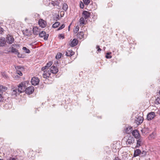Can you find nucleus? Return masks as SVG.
Here are the masks:
<instances>
[{"mask_svg":"<svg viewBox=\"0 0 160 160\" xmlns=\"http://www.w3.org/2000/svg\"><path fill=\"white\" fill-rule=\"evenodd\" d=\"M143 120V117L137 115L136 117V118L135 120V123L137 125H139L142 122Z\"/></svg>","mask_w":160,"mask_h":160,"instance_id":"obj_1","label":"nucleus"},{"mask_svg":"<svg viewBox=\"0 0 160 160\" xmlns=\"http://www.w3.org/2000/svg\"><path fill=\"white\" fill-rule=\"evenodd\" d=\"M6 39L7 42L9 44H12L14 41V39L13 36L9 34L7 36Z\"/></svg>","mask_w":160,"mask_h":160,"instance_id":"obj_2","label":"nucleus"},{"mask_svg":"<svg viewBox=\"0 0 160 160\" xmlns=\"http://www.w3.org/2000/svg\"><path fill=\"white\" fill-rule=\"evenodd\" d=\"M134 138L132 136H130L128 137L126 141V144L127 145H131L134 142Z\"/></svg>","mask_w":160,"mask_h":160,"instance_id":"obj_3","label":"nucleus"},{"mask_svg":"<svg viewBox=\"0 0 160 160\" xmlns=\"http://www.w3.org/2000/svg\"><path fill=\"white\" fill-rule=\"evenodd\" d=\"M137 145L135 147L136 148H139L140 146H141L143 143V140L142 137L137 138Z\"/></svg>","mask_w":160,"mask_h":160,"instance_id":"obj_4","label":"nucleus"},{"mask_svg":"<svg viewBox=\"0 0 160 160\" xmlns=\"http://www.w3.org/2000/svg\"><path fill=\"white\" fill-rule=\"evenodd\" d=\"M34 90V88L33 86H31L27 88L25 90V91L26 93L30 94L33 92Z\"/></svg>","mask_w":160,"mask_h":160,"instance_id":"obj_5","label":"nucleus"},{"mask_svg":"<svg viewBox=\"0 0 160 160\" xmlns=\"http://www.w3.org/2000/svg\"><path fill=\"white\" fill-rule=\"evenodd\" d=\"M11 90V95L13 97H16L18 95H19L20 94L18 91V89L16 88H12V89Z\"/></svg>","mask_w":160,"mask_h":160,"instance_id":"obj_6","label":"nucleus"},{"mask_svg":"<svg viewBox=\"0 0 160 160\" xmlns=\"http://www.w3.org/2000/svg\"><path fill=\"white\" fill-rule=\"evenodd\" d=\"M39 36L41 38H44V39L47 40L48 37V34H46L45 31H42L39 33Z\"/></svg>","mask_w":160,"mask_h":160,"instance_id":"obj_7","label":"nucleus"},{"mask_svg":"<svg viewBox=\"0 0 160 160\" xmlns=\"http://www.w3.org/2000/svg\"><path fill=\"white\" fill-rule=\"evenodd\" d=\"M39 82V80L37 77H33L31 80V82L32 85L35 86L38 85Z\"/></svg>","mask_w":160,"mask_h":160,"instance_id":"obj_8","label":"nucleus"},{"mask_svg":"<svg viewBox=\"0 0 160 160\" xmlns=\"http://www.w3.org/2000/svg\"><path fill=\"white\" fill-rule=\"evenodd\" d=\"M17 89L18 91L19 92V93L23 92L25 90V87L24 86L23 84L22 83L19 84L18 86V88Z\"/></svg>","mask_w":160,"mask_h":160,"instance_id":"obj_9","label":"nucleus"},{"mask_svg":"<svg viewBox=\"0 0 160 160\" xmlns=\"http://www.w3.org/2000/svg\"><path fill=\"white\" fill-rule=\"evenodd\" d=\"M58 71L57 68L53 65L49 69V71L51 73L53 74H56L58 72Z\"/></svg>","mask_w":160,"mask_h":160,"instance_id":"obj_10","label":"nucleus"},{"mask_svg":"<svg viewBox=\"0 0 160 160\" xmlns=\"http://www.w3.org/2000/svg\"><path fill=\"white\" fill-rule=\"evenodd\" d=\"M132 133L133 136H134L136 139L138 138L141 137L139 132V131L137 130H135L133 131Z\"/></svg>","mask_w":160,"mask_h":160,"instance_id":"obj_11","label":"nucleus"},{"mask_svg":"<svg viewBox=\"0 0 160 160\" xmlns=\"http://www.w3.org/2000/svg\"><path fill=\"white\" fill-rule=\"evenodd\" d=\"M155 116V113L152 112L149 113L147 116V119L148 120H151L153 119Z\"/></svg>","mask_w":160,"mask_h":160,"instance_id":"obj_12","label":"nucleus"},{"mask_svg":"<svg viewBox=\"0 0 160 160\" xmlns=\"http://www.w3.org/2000/svg\"><path fill=\"white\" fill-rule=\"evenodd\" d=\"M7 89V87L0 84V102L2 100V93L3 91H5Z\"/></svg>","mask_w":160,"mask_h":160,"instance_id":"obj_13","label":"nucleus"},{"mask_svg":"<svg viewBox=\"0 0 160 160\" xmlns=\"http://www.w3.org/2000/svg\"><path fill=\"white\" fill-rule=\"evenodd\" d=\"M82 15L83 17L85 19H88L90 17L91 13L89 12L88 11H83Z\"/></svg>","mask_w":160,"mask_h":160,"instance_id":"obj_14","label":"nucleus"},{"mask_svg":"<svg viewBox=\"0 0 160 160\" xmlns=\"http://www.w3.org/2000/svg\"><path fill=\"white\" fill-rule=\"evenodd\" d=\"M38 24L42 28H44L46 26V22L45 21L42 19H40L38 21Z\"/></svg>","mask_w":160,"mask_h":160,"instance_id":"obj_15","label":"nucleus"},{"mask_svg":"<svg viewBox=\"0 0 160 160\" xmlns=\"http://www.w3.org/2000/svg\"><path fill=\"white\" fill-rule=\"evenodd\" d=\"M33 32L35 35H38L40 31V29L37 27H34L32 29Z\"/></svg>","mask_w":160,"mask_h":160,"instance_id":"obj_16","label":"nucleus"},{"mask_svg":"<svg viewBox=\"0 0 160 160\" xmlns=\"http://www.w3.org/2000/svg\"><path fill=\"white\" fill-rule=\"evenodd\" d=\"M43 71L44 72L43 73V76L44 78H47L50 76L51 74V72L49 71H47V70H44Z\"/></svg>","mask_w":160,"mask_h":160,"instance_id":"obj_17","label":"nucleus"},{"mask_svg":"<svg viewBox=\"0 0 160 160\" xmlns=\"http://www.w3.org/2000/svg\"><path fill=\"white\" fill-rule=\"evenodd\" d=\"M52 64V62H49L46 65L42 68V70L44 71L45 70L48 69L51 66V65Z\"/></svg>","mask_w":160,"mask_h":160,"instance_id":"obj_18","label":"nucleus"},{"mask_svg":"<svg viewBox=\"0 0 160 160\" xmlns=\"http://www.w3.org/2000/svg\"><path fill=\"white\" fill-rule=\"evenodd\" d=\"M6 43V41L4 38H0V47H4Z\"/></svg>","mask_w":160,"mask_h":160,"instance_id":"obj_19","label":"nucleus"},{"mask_svg":"<svg viewBox=\"0 0 160 160\" xmlns=\"http://www.w3.org/2000/svg\"><path fill=\"white\" fill-rule=\"evenodd\" d=\"M132 131V128L131 127H127L124 130V132L127 134H130Z\"/></svg>","mask_w":160,"mask_h":160,"instance_id":"obj_20","label":"nucleus"},{"mask_svg":"<svg viewBox=\"0 0 160 160\" xmlns=\"http://www.w3.org/2000/svg\"><path fill=\"white\" fill-rule=\"evenodd\" d=\"M78 41L77 39H74L71 42V43H70V45L71 46L73 47L76 46L78 44Z\"/></svg>","mask_w":160,"mask_h":160,"instance_id":"obj_21","label":"nucleus"},{"mask_svg":"<svg viewBox=\"0 0 160 160\" xmlns=\"http://www.w3.org/2000/svg\"><path fill=\"white\" fill-rule=\"evenodd\" d=\"M74 52L72 50H68L66 52V55L67 56L71 57L74 54Z\"/></svg>","mask_w":160,"mask_h":160,"instance_id":"obj_22","label":"nucleus"},{"mask_svg":"<svg viewBox=\"0 0 160 160\" xmlns=\"http://www.w3.org/2000/svg\"><path fill=\"white\" fill-rule=\"evenodd\" d=\"M141 150L139 149H137L134 152V156L135 157L138 156L141 154Z\"/></svg>","mask_w":160,"mask_h":160,"instance_id":"obj_23","label":"nucleus"},{"mask_svg":"<svg viewBox=\"0 0 160 160\" xmlns=\"http://www.w3.org/2000/svg\"><path fill=\"white\" fill-rule=\"evenodd\" d=\"M11 52L15 53V54H19V52L18 50L14 48L13 47H12L11 48Z\"/></svg>","mask_w":160,"mask_h":160,"instance_id":"obj_24","label":"nucleus"},{"mask_svg":"<svg viewBox=\"0 0 160 160\" xmlns=\"http://www.w3.org/2000/svg\"><path fill=\"white\" fill-rule=\"evenodd\" d=\"M84 34L82 32H80L79 33L77 34V37L80 39H82L83 38Z\"/></svg>","mask_w":160,"mask_h":160,"instance_id":"obj_25","label":"nucleus"},{"mask_svg":"<svg viewBox=\"0 0 160 160\" xmlns=\"http://www.w3.org/2000/svg\"><path fill=\"white\" fill-rule=\"evenodd\" d=\"M51 1L50 0H44L43 3L46 6H48L50 5L51 3Z\"/></svg>","mask_w":160,"mask_h":160,"instance_id":"obj_26","label":"nucleus"},{"mask_svg":"<svg viewBox=\"0 0 160 160\" xmlns=\"http://www.w3.org/2000/svg\"><path fill=\"white\" fill-rule=\"evenodd\" d=\"M60 24V22H57L54 23L53 24L52 27L53 28H57Z\"/></svg>","mask_w":160,"mask_h":160,"instance_id":"obj_27","label":"nucleus"},{"mask_svg":"<svg viewBox=\"0 0 160 160\" xmlns=\"http://www.w3.org/2000/svg\"><path fill=\"white\" fill-rule=\"evenodd\" d=\"M68 8V6L67 4L65 3L63 4L62 7V9L65 11L67 10Z\"/></svg>","mask_w":160,"mask_h":160,"instance_id":"obj_28","label":"nucleus"},{"mask_svg":"<svg viewBox=\"0 0 160 160\" xmlns=\"http://www.w3.org/2000/svg\"><path fill=\"white\" fill-rule=\"evenodd\" d=\"M111 54V52H108L107 53L106 55V58H107L110 59L112 58V56L110 55Z\"/></svg>","mask_w":160,"mask_h":160,"instance_id":"obj_29","label":"nucleus"},{"mask_svg":"<svg viewBox=\"0 0 160 160\" xmlns=\"http://www.w3.org/2000/svg\"><path fill=\"white\" fill-rule=\"evenodd\" d=\"M79 22H80V25H82L84 24V18L83 17L80 18L79 20Z\"/></svg>","mask_w":160,"mask_h":160,"instance_id":"obj_30","label":"nucleus"},{"mask_svg":"<svg viewBox=\"0 0 160 160\" xmlns=\"http://www.w3.org/2000/svg\"><path fill=\"white\" fill-rule=\"evenodd\" d=\"M22 49H23V50L24 51H25V52L26 53H29L30 52V51L29 50V49L25 47H23L22 48Z\"/></svg>","mask_w":160,"mask_h":160,"instance_id":"obj_31","label":"nucleus"},{"mask_svg":"<svg viewBox=\"0 0 160 160\" xmlns=\"http://www.w3.org/2000/svg\"><path fill=\"white\" fill-rule=\"evenodd\" d=\"M155 102L157 104H160V97H158L156 99Z\"/></svg>","mask_w":160,"mask_h":160,"instance_id":"obj_32","label":"nucleus"},{"mask_svg":"<svg viewBox=\"0 0 160 160\" xmlns=\"http://www.w3.org/2000/svg\"><path fill=\"white\" fill-rule=\"evenodd\" d=\"M155 133L154 132H152L151 134H150L149 136V138L150 139H153L155 137Z\"/></svg>","mask_w":160,"mask_h":160,"instance_id":"obj_33","label":"nucleus"},{"mask_svg":"<svg viewBox=\"0 0 160 160\" xmlns=\"http://www.w3.org/2000/svg\"><path fill=\"white\" fill-rule=\"evenodd\" d=\"M83 2H84V4L86 5H88L90 2V0H83Z\"/></svg>","mask_w":160,"mask_h":160,"instance_id":"obj_34","label":"nucleus"},{"mask_svg":"<svg viewBox=\"0 0 160 160\" xmlns=\"http://www.w3.org/2000/svg\"><path fill=\"white\" fill-rule=\"evenodd\" d=\"M61 57V53L60 52L58 53L56 56V58L57 59L60 58Z\"/></svg>","mask_w":160,"mask_h":160,"instance_id":"obj_35","label":"nucleus"},{"mask_svg":"<svg viewBox=\"0 0 160 160\" xmlns=\"http://www.w3.org/2000/svg\"><path fill=\"white\" fill-rule=\"evenodd\" d=\"M141 153V154L142 157H144L146 155L147 152L145 151H143Z\"/></svg>","mask_w":160,"mask_h":160,"instance_id":"obj_36","label":"nucleus"},{"mask_svg":"<svg viewBox=\"0 0 160 160\" xmlns=\"http://www.w3.org/2000/svg\"><path fill=\"white\" fill-rule=\"evenodd\" d=\"M65 25L64 24H62V25L60 27H59L58 28V30H59L62 29H63V28H64L65 27Z\"/></svg>","mask_w":160,"mask_h":160,"instance_id":"obj_37","label":"nucleus"},{"mask_svg":"<svg viewBox=\"0 0 160 160\" xmlns=\"http://www.w3.org/2000/svg\"><path fill=\"white\" fill-rule=\"evenodd\" d=\"M96 48L98 49L97 51L98 52H101L102 50V49L100 48V46L99 45L97 46Z\"/></svg>","mask_w":160,"mask_h":160,"instance_id":"obj_38","label":"nucleus"},{"mask_svg":"<svg viewBox=\"0 0 160 160\" xmlns=\"http://www.w3.org/2000/svg\"><path fill=\"white\" fill-rule=\"evenodd\" d=\"M79 26H76L75 28V30L74 31V32H75L76 33H77L78 31L79 30Z\"/></svg>","mask_w":160,"mask_h":160,"instance_id":"obj_39","label":"nucleus"},{"mask_svg":"<svg viewBox=\"0 0 160 160\" xmlns=\"http://www.w3.org/2000/svg\"><path fill=\"white\" fill-rule=\"evenodd\" d=\"M17 73L20 76H22V72L19 70H17Z\"/></svg>","mask_w":160,"mask_h":160,"instance_id":"obj_40","label":"nucleus"},{"mask_svg":"<svg viewBox=\"0 0 160 160\" xmlns=\"http://www.w3.org/2000/svg\"><path fill=\"white\" fill-rule=\"evenodd\" d=\"M84 6L83 3L81 2L80 4V8H84Z\"/></svg>","mask_w":160,"mask_h":160,"instance_id":"obj_41","label":"nucleus"},{"mask_svg":"<svg viewBox=\"0 0 160 160\" xmlns=\"http://www.w3.org/2000/svg\"><path fill=\"white\" fill-rule=\"evenodd\" d=\"M51 4L53 6H55V5H57V4L56 3H55L53 1H51Z\"/></svg>","mask_w":160,"mask_h":160,"instance_id":"obj_42","label":"nucleus"},{"mask_svg":"<svg viewBox=\"0 0 160 160\" xmlns=\"http://www.w3.org/2000/svg\"><path fill=\"white\" fill-rule=\"evenodd\" d=\"M3 31V29L1 27H0V34H2Z\"/></svg>","mask_w":160,"mask_h":160,"instance_id":"obj_43","label":"nucleus"},{"mask_svg":"<svg viewBox=\"0 0 160 160\" xmlns=\"http://www.w3.org/2000/svg\"><path fill=\"white\" fill-rule=\"evenodd\" d=\"M59 37L60 38H64V35H63L62 34H60L59 35Z\"/></svg>","mask_w":160,"mask_h":160,"instance_id":"obj_44","label":"nucleus"},{"mask_svg":"<svg viewBox=\"0 0 160 160\" xmlns=\"http://www.w3.org/2000/svg\"><path fill=\"white\" fill-rule=\"evenodd\" d=\"M113 160H121V159L118 158V157L116 156Z\"/></svg>","mask_w":160,"mask_h":160,"instance_id":"obj_45","label":"nucleus"},{"mask_svg":"<svg viewBox=\"0 0 160 160\" xmlns=\"http://www.w3.org/2000/svg\"><path fill=\"white\" fill-rule=\"evenodd\" d=\"M7 160H15V158H10L8 159Z\"/></svg>","mask_w":160,"mask_h":160,"instance_id":"obj_46","label":"nucleus"},{"mask_svg":"<svg viewBox=\"0 0 160 160\" xmlns=\"http://www.w3.org/2000/svg\"><path fill=\"white\" fill-rule=\"evenodd\" d=\"M18 55V58H22L21 55L19 53V54H17Z\"/></svg>","mask_w":160,"mask_h":160,"instance_id":"obj_47","label":"nucleus"},{"mask_svg":"<svg viewBox=\"0 0 160 160\" xmlns=\"http://www.w3.org/2000/svg\"><path fill=\"white\" fill-rule=\"evenodd\" d=\"M70 26L69 25V26H68V29H69V28H70Z\"/></svg>","mask_w":160,"mask_h":160,"instance_id":"obj_48","label":"nucleus"},{"mask_svg":"<svg viewBox=\"0 0 160 160\" xmlns=\"http://www.w3.org/2000/svg\"><path fill=\"white\" fill-rule=\"evenodd\" d=\"M159 94L160 95V91L159 92Z\"/></svg>","mask_w":160,"mask_h":160,"instance_id":"obj_49","label":"nucleus"},{"mask_svg":"<svg viewBox=\"0 0 160 160\" xmlns=\"http://www.w3.org/2000/svg\"><path fill=\"white\" fill-rule=\"evenodd\" d=\"M0 160H3L2 159H0Z\"/></svg>","mask_w":160,"mask_h":160,"instance_id":"obj_50","label":"nucleus"}]
</instances>
